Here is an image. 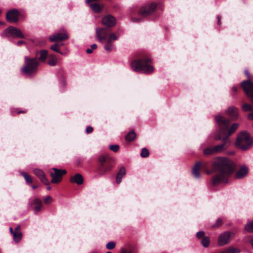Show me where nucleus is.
Here are the masks:
<instances>
[{
	"instance_id": "37998d69",
	"label": "nucleus",
	"mask_w": 253,
	"mask_h": 253,
	"mask_svg": "<svg viewBox=\"0 0 253 253\" xmlns=\"http://www.w3.org/2000/svg\"><path fill=\"white\" fill-rule=\"evenodd\" d=\"M205 234L204 232L203 231H199L196 234V236L198 238H201L203 237H204Z\"/></svg>"
},
{
	"instance_id": "7c9ffc66",
	"label": "nucleus",
	"mask_w": 253,
	"mask_h": 253,
	"mask_svg": "<svg viewBox=\"0 0 253 253\" xmlns=\"http://www.w3.org/2000/svg\"><path fill=\"white\" fill-rule=\"evenodd\" d=\"M242 109L244 111H253V107L248 103H244L242 106Z\"/></svg>"
},
{
	"instance_id": "774afa93",
	"label": "nucleus",
	"mask_w": 253,
	"mask_h": 253,
	"mask_svg": "<svg viewBox=\"0 0 253 253\" xmlns=\"http://www.w3.org/2000/svg\"><path fill=\"white\" fill-rule=\"evenodd\" d=\"M128 253H131L130 252H129Z\"/></svg>"
},
{
	"instance_id": "09e8293b",
	"label": "nucleus",
	"mask_w": 253,
	"mask_h": 253,
	"mask_svg": "<svg viewBox=\"0 0 253 253\" xmlns=\"http://www.w3.org/2000/svg\"><path fill=\"white\" fill-rule=\"evenodd\" d=\"M24 43H25V42L23 41H19L18 42H17V43H16L17 45H20Z\"/></svg>"
},
{
	"instance_id": "dca6fc26",
	"label": "nucleus",
	"mask_w": 253,
	"mask_h": 253,
	"mask_svg": "<svg viewBox=\"0 0 253 253\" xmlns=\"http://www.w3.org/2000/svg\"><path fill=\"white\" fill-rule=\"evenodd\" d=\"M33 173L39 177L40 180L44 184L48 185L49 182L46 177L44 171L39 169H33Z\"/></svg>"
},
{
	"instance_id": "58836bf2",
	"label": "nucleus",
	"mask_w": 253,
	"mask_h": 253,
	"mask_svg": "<svg viewBox=\"0 0 253 253\" xmlns=\"http://www.w3.org/2000/svg\"><path fill=\"white\" fill-rule=\"evenodd\" d=\"M59 44L55 43L50 47L51 49L55 52H60Z\"/></svg>"
},
{
	"instance_id": "2f4dec72",
	"label": "nucleus",
	"mask_w": 253,
	"mask_h": 253,
	"mask_svg": "<svg viewBox=\"0 0 253 253\" xmlns=\"http://www.w3.org/2000/svg\"><path fill=\"white\" fill-rule=\"evenodd\" d=\"M21 174L24 177L25 180H26V182L28 183H31L32 182V178L31 176H30L29 174H28L26 172H21Z\"/></svg>"
},
{
	"instance_id": "20e7f679",
	"label": "nucleus",
	"mask_w": 253,
	"mask_h": 253,
	"mask_svg": "<svg viewBox=\"0 0 253 253\" xmlns=\"http://www.w3.org/2000/svg\"><path fill=\"white\" fill-rule=\"evenodd\" d=\"M253 143L252 138L246 131L241 132L237 136L236 145L243 151L248 150Z\"/></svg>"
},
{
	"instance_id": "79ce46f5",
	"label": "nucleus",
	"mask_w": 253,
	"mask_h": 253,
	"mask_svg": "<svg viewBox=\"0 0 253 253\" xmlns=\"http://www.w3.org/2000/svg\"><path fill=\"white\" fill-rule=\"evenodd\" d=\"M52 200L50 196H47L44 200V202L46 204H49L52 202Z\"/></svg>"
},
{
	"instance_id": "f03ea898",
	"label": "nucleus",
	"mask_w": 253,
	"mask_h": 253,
	"mask_svg": "<svg viewBox=\"0 0 253 253\" xmlns=\"http://www.w3.org/2000/svg\"><path fill=\"white\" fill-rule=\"evenodd\" d=\"M96 36L99 42L101 43L105 40L104 49L107 52H111L115 49L114 41H116L119 37L118 33H111L108 35L107 30L105 28H97L96 29Z\"/></svg>"
},
{
	"instance_id": "c756f323",
	"label": "nucleus",
	"mask_w": 253,
	"mask_h": 253,
	"mask_svg": "<svg viewBox=\"0 0 253 253\" xmlns=\"http://www.w3.org/2000/svg\"><path fill=\"white\" fill-rule=\"evenodd\" d=\"M22 233L21 232H14L13 234V237L14 241L16 242H19L22 238Z\"/></svg>"
},
{
	"instance_id": "4be33fe9",
	"label": "nucleus",
	"mask_w": 253,
	"mask_h": 253,
	"mask_svg": "<svg viewBox=\"0 0 253 253\" xmlns=\"http://www.w3.org/2000/svg\"><path fill=\"white\" fill-rule=\"evenodd\" d=\"M126 173V169L124 167H122L120 169L118 173H117V174L116 175V182L118 184H120L121 182L122 177L124 175H125Z\"/></svg>"
},
{
	"instance_id": "680f3d73",
	"label": "nucleus",
	"mask_w": 253,
	"mask_h": 253,
	"mask_svg": "<svg viewBox=\"0 0 253 253\" xmlns=\"http://www.w3.org/2000/svg\"><path fill=\"white\" fill-rule=\"evenodd\" d=\"M24 113V111H19L18 112V113Z\"/></svg>"
},
{
	"instance_id": "393cba45",
	"label": "nucleus",
	"mask_w": 253,
	"mask_h": 253,
	"mask_svg": "<svg viewBox=\"0 0 253 253\" xmlns=\"http://www.w3.org/2000/svg\"><path fill=\"white\" fill-rule=\"evenodd\" d=\"M33 204L35 205L34 209L36 212L39 211L42 208V203L41 200L39 199H36L33 201Z\"/></svg>"
},
{
	"instance_id": "423d86ee",
	"label": "nucleus",
	"mask_w": 253,
	"mask_h": 253,
	"mask_svg": "<svg viewBox=\"0 0 253 253\" xmlns=\"http://www.w3.org/2000/svg\"><path fill=\"white\" fill-rule=\"evenodd\" d=\"M39 63L36 58L25 57V65L21 69L22 72L27 75H30L37 71Z\"/></svg>"
},
{
	"instance_id": "f8f14e48",
	"label": "nucleus",
	"mask_w": 253,
	"mask_h": 253,
	"mask_svg": "<svg viewBox=\"0 0 253 253\" xmlns=\"http://www.w3.org/2000/svg\"><path fill=\"white\" fill-rule=\"evenodd\" d=\"M54 173H51L50 176L52 177L51 182L53 183H59L63 175L66 173L65 170H61L56 168H53Z\"/></svg>"
},
{
	"instance_id": "bb28decb",
	"label": "nucleus",
	"mask_w": 253,
	"mask_h": 253,
	"mask_svg": "<svg viewBox=\"0 0 253 253\" xmlns=\"http://www.w3.org/2000/svg\"><path fill=\"white\" fill-rule=\"evenodd\" d=\"M136 137V134L133 130L129 132L126 137V139L127 141H131L133 140Z\"/></svg>"
},
{
	"instance_id": "a878e982",
	"label": "nucleus",
	"mask_w": 253,
	"mask_h": 253,
	"mask_svg": "<svg viewBox=\"0 0 253 253\" xmlns=\"http://www.w3.org/2000/svg\"><path fill=\"white\" fill-rule=\"evenodd\" d=\"M39 60L41 62H44L47 58L48 52L46 50H42L40 51Z\"/></svg>"
},
{
	"instance_id": "603ef678",
	"label": "nucleus",
	"mask_w": 253,
	"mask_h": 253,
	"mask_svg": "<svg viewBox=\"0 0 253 253\" xmlns=\"http://www.w3.org/2000/svg\"><path fill=\"white\" fill-rule=\"evenodd\" d=\"M232 89V90L235 92L237 91V89H238L237 87L236 86H233Z\"/></svg>"
},
{
	"instance_id": "c03bdc74",
	"label": "nucleus",
	"mask_w": 253,
	"mask_h": 253,
	"mask_svg": "<svg viewBox=\"0 0 253 253\" xmlns=\"http://www.w3.org/2000/svg\"><path fill=\"white\" fill-rule=\"evenodd\" d=\"M93 131V128L90 126H88L86 128V132L87 133H89Z\"/></svg>"
},
{
	"instance_id": "864d4df0",
	"label": "nucleus",
	"mask_w": 253,
	"mask_h": 253,
	"mask_svg": "<svg viewBox=\"0 0 253 253\" xmlns=\"http://www.w3.org/2000/svg\"><path fill=\"white\" fill-rule=\"evenodd\" d=\"M250 243L253 248V237L251 238L250 240Z\"/></svg>"
},
{
	"instance_id": "ea45409f",
	"label": "nucleus",
	"mask_w": 253,
	"mask_h": 253,
	"mask_svg": "<svg viewBox=\"0 0 253 253\" xmlns=\"http://www.w3.org/2000/svg\"><path fill=\"white\" fill-rule=\"evenodd\" d=\"M109 148L113 152H117L119 150V146L118 145H112L109 146Z\"/></svg>"
},
{
	"instance_id": "9d476101",
	"label": "nucleus",
	"mask_w": 253,
	"mask_h": 253,
	"mask_svg": "<svg viewBox=\"0 0 253 253\" xmlns=\"http://www.w3.org/2000/svg\"><path fill=\"white\" fill-rule=\"evenodd\" d=\"M241 86L253 103V84L250 80L244 81L242 83Z\"/></svg>"
},
{
	"instance_id": "f257e3e1",
	"label": "nucleus",
	"mask_w": 253,
	"mask_h": 253,
	"mask_svg": "<svg viewBox=\"0 0 253 253\" xmlns=\"http://www.w3.org/2000/svg\"><path fill=\"white\" fill-rule=\"evenodd\" d=\"M212 168L216 172L215 176L212 179L213 185L227 183L234 170L233 162L226 157L216 158L212 163Z\"/></svg>"
},
{
	"instance_id": "6e6552de",
	"label": "nucleus",
	"mask_w": 253,
	"mask_h": 253,
	"mask_svg": "<svg viewBox=\"0 0 253 253\" xmlns=\"http://www.w3.org/2000/svg\"><path fill=\"white\" fill-rule=\"evenodd\" d=\"M157 7V3L156 2H151L142 7L139 10V14L142 16H147L152 14L156 11Z\"/></svg>"
},
{
	"instance_id": "6ab92c4d",
	"label": "nucleus",
	"mask_w": 253,
	"mask_h": 253,
	"mask_svg": "<svg viewBox=\"0 0 253 253\" xmlns=\"http://www.w3.org/2000/svg\"><path fill=\"white\" fill-rule=\"evenodd\" d=\"M112 167V165L107 162L106 163L99 166L98 169L99 172L100 174L103 175L106 172L109 171L111 169Z\"/></svg>"
},
{
	"instance_id": "338daca9",
	"label": "nucleus",
	"mask_w": 253,
	"mask_h": 253,
	"mask_svg": "<svg viewBox=\"0 0 253 253\" xmlns=\"http://www.w3.org/2000/svg\"><path fill=\"white\" fill-rule=\"evenodd\" d=\"M106 253H111V252H107Z\"/></svg>"
},
{
	"instance_id": "4d7b16f0",
	"label": "nucleus",
	"mask_w": 253,
	"mask_h": 253,
	"mask_svg": "<svg viewBox=\"0 0 253 253\" xmlns=\"http://www.w3.org/2000/svg\"><path fill=\"white\" fill-rule=\"evenodd\" d=\"M58 53H60V54H61L62 55H65L66 54V53H64L63 52H61L60 50V52H58Z\"/></svg>"
},
{
	"instance_id": "f3484780",
	"label": "nucleus",
	"mask_w": 253,
	"mask_h": 253,
	"mask_svg": "<svg viewBox=\"0 0 253 253\" xmlns=\"http://www.w3.org/2000/svg\"><path fill=\"white\" fill-rule=\"evenodd\" d=\"M226 113L231 117L232 120H235L238 118V109L234 106L228 107L226 110Z\"/></svg>"
},
{
	"instance_id": "bf43d9fd",
	"label": "nucleus",
	"mask_w": 253,
	"mask_h": 253,
	"mask_svg": "<svg viewBox=\"0 0 253 253\" xmlns=\"http://www.w3.org/2000/svg\"><path fill=\"white\" fill-rule=\"evenodd\" d=\"M126 251L125 250H123L121 253H126Z\"/></svg>"
},
{
	"instance_id": "0eeeda50",
	"label": "nucleus",
	"mask_w": 253,
	"mask_h": 253,
	"mask_svg": "<svg viewBox=\"0 0 253 253\" xmlns=\"http://www.w3.org/2000/svg\"><path fill=\"white\" fill-rule=\"evenodd\" d=\"M4 34L8 38H21L25 39V37L23 34L22 31L14 27H9L5 30Z\"/></svg>"
},
{
	"instance_id": "aec40b11",
	"label": "nucleus",
	"mask_w": 253,
	"mask_h": 253,
	"mask_svg": "<svg viewBox=\"0 0 253 253\" xmlns=\"http://www.w3.org/2000/svg\"><path fill=\"white\" fill-rule=\"evenodd\" d=\"M201 167V163L200 162L197 163L194 166L192 170V173L193 176L196 178H199L201 177L200 169Z\"/></svg>"
},
{
	"instance_id": "6e6d98bb",
	"label": "nucleus",
	"mask_w": 253,
	"mask_h": 253,
	"mask_svg": "<svg viewBox=\"0 0 253 253\" xmlns=\"http://www.w3.org/2000/svg\"><path fill=\"white\" fill-rule=\"evenodd\" d=\"M220 253H229L227 250H224L221 252H220Z\"/></svg>"
},
{
	"instance_id": "13d9d810",
	"label": "nucleus",
	"mask_w": 253,
	"mask_h": 253,
	"mask_svg": "<svg viewBox=\"0 0 253 253\" xmlns=\"http://www.w3.org/2000/svg\"><path fill=\"white\" fill-rule=\"evenodd\" d=\"M32 188H33V189H35L37 188L38 187V186H37V185H32Z\"/></svg>"
},
{
	"instance_id": "052dcab7",
	"label": "nucleus",
	"mask_w": 253,
	"mask_h": 253,
	"mask_svg": "<svg viewBox=\"0 0 253 253\" xmlns=\"http://www.w3.org/2000/svg\"><path fill=\"white\" fill-rule=\"evenodd\" d=\"M47 189L48 190H50L51 189V187L50 186H48V187H47Z\"/></svg>"
},
{
	"instance_id": "3c124183",
	"label": "nucleus",
	"mask_w": 253,
	"mask_h": 253,
	"mask_svg": "<svg viewBox=\"0 0 253 253\" xmlns=\"http://www.w3.org/2000/svg\"><path fill=\"white\" fill-rule=\"evenodd\" d=\"M245 75L248 77V78H250V73H249V72L248 71H245Z\"/></svg>"
},
{
	"instance_id": "4c0bfd02",
	"label": "nucleus",
	"mask_w": 253,
	"mask_h": 253,
	"mask_svg": "<svg viewBox=\"0 0 253 253\" xmlns=\"http://www.w3.org/2000/svg\"><path fill=\"white\" fill-rule=\"evenodd\" d=\"M98 161L100 163V166L101 165H103L105 164V162L106 161V157L104 156H100L98 158Z\"/></svg>"
},
{
	"instance_id": "7ed1b4c3",
	"label": "nucleus",
	"mask_w": 253,
	"mask_h": 253,
	"mask_svg": "<svg viewBox=\"0 0 253 253\" xmlns=\"http://www.w3.org/2000/svg\"><path fill=\"white\" fill-rule=\"evenodd\" d=\"M150 61L149 59L134 60L131 62V67L135 72L151 74L153 72L154 69L153 66L148 64Z\"/></svg>"
},
{
	"instance_id": "2eb2a0df",
	"label": "nucleus",
	"mask_w": 253,
	"mask_h": 253,
	"mask_svg": "<svg viewBox=\"0 0 253 253\" xmlns=\"http://www.w3.org/2000/svg\"><path fill=\"white\" fill-rule=\"evenodd\" d=\"M6 19L9 22H16L18 20L19 12L16 9H12L6 13Z\"/></svg>"
},
{
	"instance_id": "49530a36",
	"label": "nucleus",
	"mask_w": 253,
	"mask_h": 253,
	"mask_svg": "<svg viewBox=\"0 0 253 253\" xmlns=\"http://www.w3.org/2000/svg\"><path fill=\"white\" fill-rule=\"evenodd\" d=\"M248 118L250 120H253V111H252V113L248 114Z\"/></svg>"
},
{
	"instance_id": "0e129e2a",
	"label": "nucleus",
	"mask_w": 253,
	"mask_h": 253,
	"mask_svg": "<svg viewBox=\"0 0 253 253\" xmlns=\"http://www.w3.org/2000/svg\"><path fill=\"white\" fill-rule=\"evenodd\" d=\"M63 45V43H61V44H59V46H61V45Z\"/></svg>"
},
{
	"instance_id": "de8ad7c7",
	"label": "nucleus",
	"mask_w": 253,
	"mask_h": 253,
	"mask_svg": "<svg viewBox=\"0 0 253 253\" xmlns=\"http://www.w3.org/2000/svg\"><path fill=\"white\" fill-rule=\"evenodd\" d=\"M20 225H18L16 227H15V231L14 232H21L20 231Z\"/></svg>"
},
{
	"instance_id": "39448f33",
	"label": "nucleus",
	"mask_w": 253,
	"mask_h": 253,
	"mask_svg": "<svg viewBox=\"0 0 253 253\" xmlns=\"http://www.w3.org/2000/svg\"><path fill=\"white\" fill-rule=\"evenodd\" d=\"M215 121L219 127V130L214 134V139L216 140L221 139V136L225 134L229 126V120L221 115H217L215 117Z\"/></svg>"
},
{
	"instance_id": "cd10ccee",
	"label": "nucleus",
	"mask_w": 253,
	"mask_h": 253,
	"mask_svg": "<svg viewBox=\"0 0 253 253\" xmlns=\"http://www.w3.org/2000/svg\"><path fill=\"white\" fill-rule=\"evenodd\" d=\"M57 61V58L54 55H50L48 60V64L50 66H54L56 64Z\"/></svg>"
},
{
	"instance_id": "473e14b6",
	"label": "nucleus",
	"mask_w": 253,
	"mask_h": 253,
	"mask_svg": "<svg viewBox=\"0 0 253 253\" xmlns=\"http://www.w3.org/2000/svg\"><path fill=\"white\" fill-rule=\"evenodd\" d=\"M201 244L204 247H207L210 244V239L208 237H204L201 241Z\"/></svg>"
},
{
	"instance_id": "e433bc0d",
	"label": "nucleus",
	"mask_w": 253,
	"mask_h": 253,
	"mask_svg": "<svg viewBox=\"0 0 253 253\" xmlns=\"http://www.w3.org/2000/svg\"><path fill=\"white\" fill-rule=\"evenodd\" d=\"M97 47V46L96 44H95V43L92 44L90 46V48H87L86 50V52L87 53L90 54L92 52L93 50L96 49Z\"/></svg>"
},
{
	"instance_id": "e2e57ef3",
	"label": "nucleus",
	"mask_w": 253,
	"mask_h": 253,
	"mask_svg": "<svg viewBox=\"0 0 253 253\" xmlns=\"http://www.w3.org/2000/svg\"><path fill=\"white\" fill-rule=\"evenodd\" d=\"M134 21H139V20H138V19H135Z\"/></svg>"
},
{
	"instance_id": "5701e85b",
	"label": "nucleus",
	"mask_w": 253,
	"mask_h": 253,
	"mask_svg": "<svg viewBox=\"0 0 253 253\" xmlns=\"http://www.w3.org/2000/svg\"><path fill=\"white\" fill-rule=\"evenodd\" d=\"M70 181L78 185H81L83 183L84 179L83 176L80 174L77 173L71 178Z\"/></svg>"
},
{
	"instance_id": "4468645a",
	"label": "nucleus",
	"mask_w": 253,
	"mask_h": 253,
	"mask_svg": "<svg viewBox=\"0 0 253 253\" xmlns=\"http://www.w3.org/2000/svg\"><path fill=\"white\" fill-rule=\"evenodd\" d=\"M102 22L104 25L108 27H112L116 25V20L114 16L107 15L102 18Z\"/></svg>"
},
{
	"instance_id": "69168bd1",
	"label": "nucleus",
	"mask_w": 253,
	"mask_h": 253,
	"mask_svg": "<svg viewBox=\"0 0 253 253\" xmlns=\"http://www.w3.org/2000/svg\"><path fill=\"white\" fill-rule=\"evenodd\" d=\"M207 173H208V174H210V172L209 171H207Z\"/></svg>"
},
{
	"instance_id": "1a4fd4ad",
	"label": "nucleus",
	"mask_w": 253,
	"mask_h": 253,
	"mask_svg": "<svg viewBox=\"0 0 253 253\" xmlns=\"http://www.w3.org/2000/svg\"><path fill=\"white\" fill-rule=\"evenodd\" d=\"M222 144L213 147V151L215 153L221 152L227 149L230 145L231 142L227 136H221Z\"/></svg>"
},
{
	"instance_id": "c9c22d12",
	"label": "nucleus",
	"mask_w": 253,
	"mask_h": 253,
	"mask_svg": "<svg viewBox=\"0 0 253 253\" xmlns=\"http://www.w3.org/2000/svg\"><path fill=\"white\" fill-rule=\"evenodd\" d=\"M229 253H239L240 250L238 248L230 247L227 249Z\"/></svg>"
},
{
	"instance_id": "c85d7f7f",
	"label": "nucleus",
	"mask_w": 253,
	"mask_h": 253,
	"mask_svg": "<svg viewBox=\"0 0 253 253\" xmlns=\"http://www.w3.org/2000/svg\"><path fill=\"white\" fill-rule=\"evenodd\" d=\"M245 229L248 232H253V221L249 222L245 226Z\"/></svg>"
},
{
	"instance_id": "8fccbe9b",
	"label": "nucleus",
	"mask_w": 253,
	"mask_h": 253,
	"mask_svg": "<svg viewBox=\"0 0 253 253\" xmlns=\"http://www.w3.org/2000/svg\"><path fill=\"white\" fill-rule=\"evenodd\" d=\"M217 20H218V24H220V20H221V17L219 15H218L217 16Z\"/></svg>"
},
{
	"instance_id": "9b49d317",
	"label": "nucleus",
	"mask_w": 253,
	"mask_h": 253,
	"mask_svg": "<svg viewBox=\"0 0 253 253\" xmlns=\"http://www.w3.org/2000/svg\"><path fill=\"white\" fill-rule=\"evenodd\" d=\"M234 236V234L233 232H225L221 234L218 237V244L219 246H224L228 244Z\"/></svg>"
},
{
	"instance_id": "b1692460",
	"label": "nucleus",
	"mask_w": 253,
	"mask_h": 253,
	"mask_svg": "<svg viewBox=\"0 0 253 253\" xmlns=\"http://www.w3.org/2000/svg\"><path fill=\"white\" fill-rule=\"evenodd\" d=\"M239 126V124L237 123H234L229 128V129L227 130V134L225 133V134H224V136H227L229 138V136L231 135L232 133H233L235 130L238 128Z\"/></svg>"
},
{
	"instance_id": "a18cd8bd",
	"label": "nucleus",
	"mask_w": 253,
	"mask_h": 253,
	"mask_svg": "<svg viewBox=\"0 0 253 253\" xmlns=\"http://www.w3.org/2000/svg\"><path fill=\"white\" fill-rule=\"evenodd\" d=\"M222 223V221L220 219H217L216 221V223L215 224H214V226H218L219 225H221V224Z\"/></svg>"
},
{
	"instance_id": "5fc2aeb1",
	"label": "nucleus",
	"mask_w": 253,
	"mask_h": 253,
	"mask_svg": "<svg viewBox=\"0 0 253 253\" xmlns=\"http://www.w3.org/2000/svg\"><path fill=\"white\" fill-rule=\"evenodd\" d=\"M9 230H10V231L12 235L13 234V233H14V231H13V229H12V227H10V228H9Z\"/></svg>"
},
{
	"instance_id": "a19ab883",
	"label": "nucleus",
	"mask_w": 253,
	"mask_h": 253,
	"mask_svg": "<svg viewBox=\"0 0 253 253\" xmlns=\"http://www.w3.org/2000/svg\"><path fill=\"white\" fill-rule=\"evenodd\" d=\"M115 247V243L114 242H110L106 245L107 249L112 250Z\"/></svg>"
},
{
	"instance_id": "a211bd4d",
	"label": "nucleus",
	"mask_w": 253,
	"mask_h": 253,
	"mask_svg": "<svg viewBox=\"0 0 253 253\" xmlns=\"http://www.w3.org/2000/svg\"><path fill=\"white\" fill-rule=\"evenodd\" d=\"M90 9L95 13H99L102 10L104 5L96 2H90L87 4Z\"/></svg>"
},
{
	"instance_id": "72a5a7b5",
	"label": "nucleus",
	"mask_w": 253,
	"mask_h": 253,
	"mask_svg": "<svg viewBox=\"0 0 253 253\" xmlns=\"http://www.w3.org/2000/svg\"><path fill=\"white\" fill-rule=\"evenodd\" d=\"M214 153H215V152L213 151V147H208L204 150V154L205 155H210Z\"/></svg>"
},
{
	"instance_id": "f704fd0d",
	"label": "nucleus",
	"mask_w": 253,
	"mask_h": 253,
	"mask_svg": "<svg viewBox=\"0 0 253 253\" xmlns=\"http://www.w3.org/2000/svg\"><path fill=\"white\" fill-rule=\"evenodd\" d=\"M149 155L148 150L146 148H142L140 155L142 157H147Z\"/></svg>"
},
{
	"instance_id": "ddd939ff",
	"label": "nucleus",
	"mask_w": 253,
	"mask_h": 253,
	"mask_svg": "<svg viewBox=\"0 0 253 253\" xmlns=\"http://www.w3.org/2000/svg\"><path fill=\"white\" fill-rule=\"evenodd\" d=\"M69 36L67 33L64 32L62 33L57 32L53 34L49 37V39L51 42H58L63 41L67 40Z\"/></svg>"
},
{
	"instance_id": "412c9836",
	"label": "nucleus",
	"mask_w": 253,
	"mask_h": 253,
	"mask_svg": "<svg viewBox=\"0 0 253 253\" xmlns=\"http://www.w3.org/2000/svg\"><path fill=\"white\" fill-rule=\"evenodd\" d=\"M248 173V169L247 168L243 167L236 172V177L237 178L241 179L245 177Z\"/></svg>"
}]
</instances>
